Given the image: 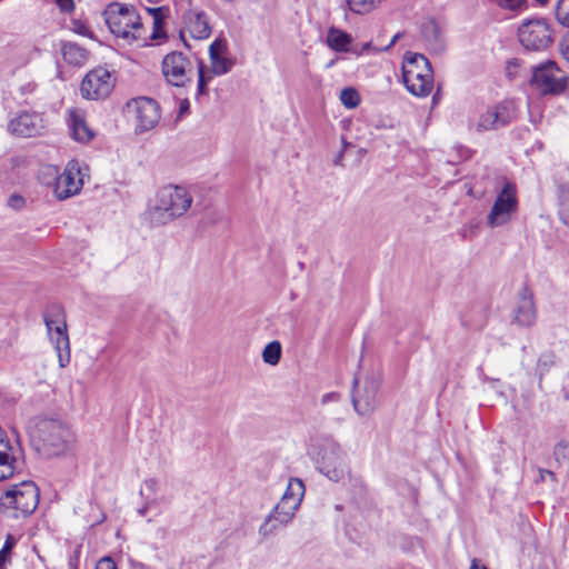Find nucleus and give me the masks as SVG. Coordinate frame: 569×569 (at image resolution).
Returning <instances> with one entry per match:
<instances>
[{
    "instance_id": "1",
    "label": "nucleus",
    "mask_w": 569,
    "mask_h": 569,
    "mask_svg": "<svg viewBox=\"0 0 569 569\" xmlns=\"http://www.w3.org/2000/svg\"><path fill=\"white\" fill-rule=\"evenodd\" d=\"M27 430L33 449L46 459L67 455L76 442L70 426L57 416H36Z\"/></svg>"
},
{
    "instance_id": "2",
    "label": "nucleus",
    "mask_w": 569,
    "mask_h": 569,
    "mask_svg": "<svg viewBox=\"0 0 569 569\" xmlns=\"http://www.w3.org/2000/svg\"><path fill=\"white\" fill-rule=\"evenodd\" d=\"M193 198L181 186L168 184L162 187L144 212V218L151 227L166 226L182 217L191 207Z\"/></svg>"
},
{
    "instance_id": "3",
    "label": "nucleus",
    "mask_w": 569,
    "mask_h": 569,
    "mask_svg": "<svg viewBox=\"0 0 569 569\" xmlns=\"http://www.w3.org/2000/svg\"><path fill=\"white\" fill-rule=\"evenodd\" d=\"M308 455L317 470L329 480L339 482L349 476L346 452L332 436H320L313 439Z\"/></svg>"
},
{
    "instance_id": "4",
    "label": "nucleus",
    "mask_w": 569,
    "mask_h": 569,
    "mask_svg": "<svg viewBox=\"0 0 569 569\" xmlns=\"http://www.w3.org/2000/svg\"><path fill=\"white\" fill-rule=\"evenodd\" d=\"M102 16L110 32L116 37L124 39L128 43H146L144 28L133 6L112 2L107 6Z\"/></svg>"
},
{
    "instance_id": "5",
    "label": "nucleus",
    "mask_w": 569,
    "mask_h": 569,
    "mask_svg": "<svg viewBox=\"0 0 569 569\" xmlns=\"http://www.w3.org/2000/svg\"><path fill=\"white\" fill-rule=\"evenodd\" d=\"M402 78L409 92L427 97L433 88V73L429 60L419 53L406 57Z\"/></svg>"
},
{
    "instance_id": "6",
    "label": "nucleus",
    "mask_w": 569,
    "mask_h": 569,
    "mask_svg": "<svg viewBox=\"0 0 569 569\" xmlns=\"http://www.w3.org/2000/svg\"><path fill=\"white\" fill-rule=\"evenodd\" d=\"M43 321L49 339L57 352L59 366L64 368L70 363L71 355L63 308L59 305L50 306L43 312Z\"/></svg>"
},
{
    "instance_id": "7",
    "label": "nucleus",
    "mask_w": 569,
    "mask_h": 569,
    "mask_svg": "<svg viewBox=\"0 0 569 569\" xmlns=\"http://www.w3.org/2000/svg\"><path fill=\"white\" fill-rule=\"evenodd\" d=\"M39 489L32 481L12 486L0 497V506L13 510V517H28L38 507Z\"/></svg>"
},
{
    "instance_id": "8",
    "label": "nucleus",
    "mask_w": 569,
    "mask_h": 569,
    "mask_svg": "<svg viewBox=\"0 0 569 569\" xmlns=\"http://www.w3.org/2000/svg\"><path fill=\"white\" fill-rule=\"evenodd\" d=\"M569 77L552 60L532 67L531 86L542 96H559L568 87Z\"/></svg>"
},
{
    "instance_id": "9",
    "label": "nucleus",
    "mask_w": 569,
    "mask_h": 569,
    "mask_svg": "<svg viewBox=\"0 0 569 569\" xmlns=\"http://www.w3.org/2000/svg\"><path fill=\"white\" fill-rule=\"evenodd\" d=\"M194 70V62L179 51H172L166 54L161 62V72L166 82L177 88L191 86Z\"/></svg>"
},
{
    "instance_id": "10",
    "label": "nucleus",
    "mask_w": 569,
    "mask_h": 569,
    "mask_svg": "<svg viewBox=\"0 0 569 569\" xmlns=\"http://www.w3.org/2000/svg\"><path fill=\"white\" fill-rule=\"evenodd\" d=\"M380 378L376 375L367 377L362 385L357 377L353 379L351 402L360 416H370L378 407Z\"/></svg>"
},
{
    "instance_id": "11",
    "label": "nucleus",
    "mask_w": 569,
    "mask_h": 569,
    "mask_svg": "<svg viewBox=\"0 0 569 569\" xmlns=\"http://www.w3.org/2000/svg\"><path fill=\"white\" fill-rule=\"evenodd\" d=\"M518 209V198L516 184L506 182L502 190L498 193L491 210L487 218V223L491 228L501 227L511 220Z\"/></svg>"
},
{
    "instance_id": "12",
    "label": "nucleus",
    "mask_w": 569,
    "mask_h": 569,
    "mask_svg": "<svg viewBox=\"0 0 569 569\" xmlns=\"http://www.w3.org/2000/svg\"><path fill=\"white\" fill-rule=\"evenodd\" d=\"M136 132L148 131L157 126L160 119V108L156 100L147 97L133 99L127 104Z\"/></svg>"
},
{
    "instance_id": "13",
    "label": "nucleus",
    "mask_w": 569,
    "mask_h": 569,
    "mask_svg": "<svg viewBox=\"0 0 569 569\" xmlns=\"http://www.w3.org/2000/svg\"><path fill=\"white\" fill-rule=\"evenodd\" d=\"M518 39L525 49L540 51L550 46L552 33L543 19H531L518 28Z\"/></svg>"
},
{
    "instance_id": "14",
    "label": "nucleus",
    "mask_w": 569,
    "mask_h": 569,
    "mask_svg": "<svg viewBox=\"0 0 569 569\" xmlns=\"http://www.w3.org/2000/svg\"><path fill=\"white\" fill-rule=\"evenodd\" d=\"M49 171L54 179L53 192L57 199H68L81 190L83 181L80 177L79 164L76 161L69 162L60 174H58V169L54 167H50Z\"/></svg>"
},
{
    "instance_id": "15",
    "label": "nucleus",
    "mask_w": 569,
    "mask_h": 569,
    "mask_svg": "<svg viewBox=\"0 0 569 569\" xmlns=\"http://www.w3.org/2000/svg\"><path fill=\"white\" fill-rule=\"evenodd\" d=\"M298 509L299 506L280 499L260 525L259 536L266 539L276 535L280 528L287 527L292 521Z\"/></svg>"
},
{
    "instance_id": "16",
    "label": "nucleus",
    "mask_w": 569,
    "mask_h": 569,
    "mask_svg": "<svg viewBox=\"0 0 569 569\" xmlns=\"http://www.w3.org/2000/svg\"><path fill=\"white\" fill-rule=\"evenodd\" d=\"M113 88L111 73L104 68L89 71L83 78L80 91L83 98L100 100L107 98Z\"/></svg>"
},
{
    "instance_id": "17",
    "label": "nucleus",
    "mask_w": 569,
    "mask_h": 569,
    "mask_svg": "<svg viewBox=\"0 0 569 569\" xmlns=\"http://www.w3.org/2000/svg\"><path fill=\"white\" fill-rule=\"evenodd\" d=\"M515 117V109L511 102L498 103L483 112L477 123V131L497 130L511 122Z\"/></svg>"
},
{
    "instance_id": "18",
    "label": "nucleus",
    "mask_w": 569,
    "mask_h": 569,
    "mask_svg": "<svg viewBox=\"0 0 569 569\" xmlns=\"http://www.w3.org/2000/svg\"><path fill=\"white\" fill-rule=\"evenodd\" d=\"M183 29L197 40L209 38L212 31L208 14L197 7L189 8L183 13Z\"/></svg>"
},
{
    "instance_id": "19",
    "label": "nucleus",
    "mask_w": 569,
    "mask_h": 569,
    "mask_svg": "<svg viewBox=\"0 0 569 569\" xmlns=\"http://www.w3.org/2000/svg\"><path fill=\"white\" fill-rule=\"evenodd\" d=\"M536 317L537 313L533 302V292L528 286H523L518 293L515 321L519 326L531 327L536 322Z\"/></svg>"
},
{
    "instance_id": "20",
    "label": "nucleus",
    "mask_w": 569,
    "mask_h": 569,
    "mask_svg": "<svg viewBox=\"0 0 569 569\" xmlns=\"http://www.w3.org/2000/svg\"><path fill=\"white\" fill-rule=\"evenodd\" d=\"M43 129L42 118L34 112H23L12 119L9 130L20 137H34Z\"/></svg>"
},
{
    "instance_id": "21",
    "label": "nucleus",
    "mask_w": 569,
    "mask_h": 569,
    "mask_svg": "<svg viewBox=\"0 0 569 569\" xmlns=\"http://www.w3.org/2000/svg\"><path fill=\"white\" fill-rule=\"evenodd\" d=\"M228 46L224 39H216L209 47L211 69L216 76L229 72L234 64L233 59L226 54Z\"/></svg>"
},
{
    "instance_id": "22",
    "label": "nucleus",
    "mask_w": 569,
    "mask_h": 569,
    "mask_svg": "<svg viewBox=\"0 0 569 569\" xmlns=\"http://www.w3.org/2000/svg\"><path fill=\"white\" fill-rule=\"evenodd\" d=\"M18 452L7 436L0 438V480L12 477L20 468Z\"/></svg>"
},
{
    "instance_id": "23",
    "label": "nucleus",
    "mask_w": 569,
    "mask_h": 569,
    "mask_svg": "<svg viewBox=\"0 0 569 569\" xmlns=\"http://www.w3.org/2000/svg\"><path fill=\"white\" fill-rule=\"evenodd\" d=\"M70 129L72 138L79 142H88L93 138V131L88 127L83 116L73 110L70 112Z\"/></svg>"
},
{
    "instance_id": "24",
    "label": "nucleus",
    "mask_w": 569,
    "mask_h": 569,
    "mask_svg": "<svg viewBox=\"0 0 569 569\" xmlns=\"http://www.w3.org/2000/svg\"><path fill=\"white\" fill-rule=\"evenodd\" d=\"M61 53L64 61L72 66H82L88 59V51L74 42H64Z\"/></svg>"
},
{
    "instance_id": "25",
    "label": "nucleus",
    "mask_w": 569,
    "mask_h": 569,
    "mask_svg": "<svg viewBox=\"0 0 569 569\" xmlns=\"http://www.w3.org/2000/svg\"><path fill=\"white\" fill-rule=\"evenodd\" d=\"M421 34L423 39L435 49L438 50L443 47L442 32L439 24L435 20H430L423 23L421 28Z\"/></svg>"
},
{
    "instance_id": "26",
    "label": "nucleus",
    "mask_w": 569,
    "mask_h": 569,
    "mask_svg": "<svg viewBox=\"0 0 569 569\" xmlns=\"http://www.w3.org/2000/svg\"><path fill=\"white\" fill-rule=\"evenodd\" d=\"M303 496L305 485L302 480L298 478H290L281 499L300 507Z\"/></svg>"
},
{
    "instance_id": "27",
    "label": "nucleus",
    "mask_w": 569,
    "mask_h": 569,
    "mask_svg": "<svg viewBox=\"0 0 569 569\" xmlns=\"http://www.w3.org/2000/svg\"><path fill=\"white\" fill-rule=\"evenodd\" d=\"M148 12L152 17V33L150 34L151 40H160L167 37L164 30V8H149Z\"/></svg>"
},
{
    "instance_id": "28",
    "label": "nucleus",
    "mask_w": 569,
    "mask_h": 569,
    "mask_svg": "<svg viewBox=\"0 0 569 569\" xmlns=\"http://www.w3.org/2000/svg\"><path fill=\"white\" fill-rule=\"evenodd\" d=\"M350 37L340 30L330 29L327 38V42L330 48L336 51H347L350 44Z\"/></svg>"
},
{
    "instance_id": "29",
    "label": "nucleus",
    "mask_w": 569,
    "mask_h": 569,
    "mask_svg": "<svg viewBox=\"0 0 569 569\" xmlns=\"http://www.w3.org/2000/svg\"><path fill=\"white\" fill-rule=\"evenodd\" d=\"M281 358V345L279 341L269 342L263 351L262 359L266 363L274 366L280 361Z\"/></svg>"
},
{
    "instance_id": "30",
    "label": "nucleus",
    "mask_w": 569,
    "mask_h": 569,
    "mask_svg": "<svg viewBox=\"0 0 569 569\" xmlns=\"http://www.w3.org/2000/svg\"><path fill=\"white\" fill-rule=\"evenodd\" d=\"M559 216L563 223H569V186H561L558 193Z\"/></svg>"
},
{
    "instance_id": "31",
    "label": "nucleus",
    "mask_w": 569,
    "mask_h": 569,
    "mask_svg": "<svg viewBox=\"0 0 569 569\" xmlns=\"http://www.w3.org/2000/svg\"><path fill=\"white\" fill-rule=\"evenodd\" d=\"M556 363V355L552 351H547L540 355L537 361L536 371L541 380L543 376L552 368Z\"/></svg>"
},
{
    "instance_id": "32",
    "label": "nucleus",
    "mask_w": 569,
    "mask_h": 569,
    "mask_svg": "<svg viewBox=\"0 0 569 569\" xmlns=\"http://www.w3.org/2000/svg\"><path fill=\"white\" fill-rule=\"evenodd\" d=\"M380 0H347L351 11L358 14L370 12Z\"/></svg>"
},
{
    "instance_id": "33",
    "label": "nucleus",
    "mask_w": 569,
    "mask_h": 569,
    "mask_svg": "<svg viewBox=\"0 0 569 569\" xmlns=\"http://www.w3.org/2000/svg\"><path fill=\"white\" fill-rule=\"evenodd\" d=\"M340 101L346 108L353 109L360 103V97L356 89L345 88L340 92Z\"/></svg>"
},
{
    "instance_id": "34",
    "label": "nucleus",
    "mask_w": 569,
    "mask_h": 569,
    "mask_svg": "<svg viewBox=\"0 0 569 569\" xmlns=\"http://www.w3.org/2000/svg\"><path fill=\"white\" fill-rule=\"evenodd\" d=\"M556 18L560 24L569 28V0H558Z\"/></svg>"
},
{
    "instance_id": "35",
    "label": "nucleus",
    "mask_w": 569,
    "mask_h": 569,
    "mask_svg": "<svg viewBox=\"0 0 569 569\" xmlns=\"http://www.w3.org/2000/svg\"><path fill=\"white\" fill-rule=\"evenodd\" d=\"M16 545V538L12 535H8L2 549L0 550V562H7L11 550Z\"/></svg>"
},
{
    "instance_id": "36",
    "label": "nucleus",
    "mask_w": 569,
    "mask_h": 569,
    "mask_svg": "<svg viewBox=\"0 0 569 569\" xmlns=\"http://www.w3.org/2000/svg\"><path fill=\"white\" fill-rule=\"evenodd\" d=\"M207 78L203 73V66L202 63H198V93L199 94H206L207 93Z\"/></svg>"
},
{
    "instance_id": "37",
    "label": "nucleus",
    "mask_w": 569,
    "mask_h": 569,
    "mask_svg": "<svg viewBox=\"0 0 569 569\" xmlns=\"http://www.w3.org/2000/svg\"><path fill=\"white\" fill-rule=\"evenodd\" d=\"M499 7L516 10L520 8L526 0H493Z\"/></svg>"
},
{
    "instance_id": "38",
    "label": "nucleus",
    "mask_w": 569,
    "mask_h": 569,
    "mask_svg": "<svg viewBox=\"0 0 569 569\" xmlns=\"http://www.w3.org/2000/svg\"><path fill=\"white\" fill-rule=\"evenodd\" d=\"M567 445L563 441L558 442L553 449V456L557 461L566 458Z\"/></svg>"
},
{
    "instance_id": "39",
    "label": "nucleus",
    "mask_w": 569,
    "mask_h": 569,
    "mask_svg": "<svg viewBox=\"0 0 569 569\" xmlns=\"http://www.w3.org/2000/svg\"><path fill=\"white\" fill-rule=\"evenodd\" d=\"M96 569H117V565L111 557H103L98 561Z\"/></svg>"
},
{
    "instance_id": "40",
    "label": "nucleus",
    "mask_w": 569,
    "mask_h": 569,
    "mask_svg": "<svg viewBox=\"0 0 569 569\" xmlns=\"http://www.w3.org/2000/svg\"><path fill=\"white\" fill-rule=\"evenodd\" d=\"M24 204V199L21 196L12 194L8 199V206L13 209H20Z\"/></svg>"
},
{
    "instance_id": "41",
    "label": "nucleus",
    "mask_w": 569,
    "mask_h": 569,
    "mask_svg": "<svg viewBox=\"0 0 569 569\" xmlns=\"http://www.w3.org/2000/svg\"><path fill=\"white\" fill-rule=\"evenodd\" d=\"M340 398H341V396L338 392H335V391L328 392V393L322 396L321 405L325 406V405H328L330 402H338L340 400Z\"/></svg>"
},
{
    "instance_id": "42",
    "label": "nucleus",
    "mask_w": 569,
    "mask_h": 569,
    "mask_svg": "<svg viewBox=\"0 0 569 569\" xmlns=\"http://www.w3.org/2000/svg\"><path fill=\"white\" fill-rule=\"evenodd\" d=\"M560 52L562 57L569 62V34L565 36L560 41Z\"/></svg>"
},
{
    "instance_id": "43",
    "label": "nucleus",
    "mask_w": 569,
    "mask_h": 569,
    "mask_svg": "<svg viewBox=\"0 0 569 569\" xmlns=\"http://www.w3.org/2000/svg\"><path fill=\"white\" fill-rule=\"evenodd\" d=\"M64 12H71L74 9L73 0H53Z\"/></svg>"
},
{
    "instance_id": "44",
    "label": "nucleus",
    "mask_w": 569,
    "mask_h": 569,
    "mask_svg": "<svg viewBox=\"0 0 569 569\" xmlns=\"http://www.w3.org/2000/svg\"><path fill=\"white\" fill-rule=\"evenodd\" d=\"M157 488V480L156 479H147L143 482V487L141 489V495H143V489L148 490L149 492L153 493Z\"/></svg>"
},
{
    "instance_id": "45",
    "label": "nucleus",
    "mask_w": 569,
    "mask_h": 569,
    "mask_svg": "<svg viewBox=\"0 0 569 569\" xmlns=\"http://www.w3.org/2000/svg\"><path fill=\"white\" fill-rule=\"evenodd\" d=\"M546 476H549L552 480H556V476L552 471L546 469H539V480L543 481Z\"/></svg>"
},
{
    "instance_id": "46",
    "label": "nucleus",
    "mask_w": 569,
    "mask_h": 569,
    "mask_svg": "<svg viewBox=\"0 0 569 569\" xmlns=\"http://www.w3.org/2000/svg\"><path fill=\"white\" fill-rule=\"evenodd\" d=\"M74 24H76V29L74 30L78 33H80V34H84L86 33L87 28H86V26L83 23H81L80 21H76Z\"/></svg>"
},
{
    "instance_id": "47",
    "label": "nucleus",
    "mask_w": 569,
    "mask_h": 569,
    "mask_svg": "<svg viewBox=\"0 0 569 569\" xmlns=\"http://www.w3.org/2000/svg\"><path fill=\"white\" fill-rule=\"evenodd\" d=\"M188 109H189V102H188V100H183L180 103L179 113L182 114V113L187 112Z\"/></svg>"
},
{
    "instance_id": "48",
    "label": "nucleus",
    "mask_w": 569,
    "mask_h": 569,
    "mask_svg": "<svg viewBox=\"0 0 569 569\" xmlns=\"http://www.w3.org/2000/svg\"><path fill=\"white\" fill-rule=\"evenodd\" d=\"M343 150H341L337 156L336 158L333 159V163L336 166H341V161H342V158H343Z\"/></svg>"
},
{
    "instance_id": "49",
    "label": "nucleus",
    "mask_w": 569,
    "mask_h": 569,
    "mask_svg": "<svg viewBox=\"0 0 569 569\" xmlns=\"http://www.w3.org/2000/svg\"><path fill=\"white\" fill-rule=\"evenodd\" d=\"M470 569H487V567L480 565L477 559H473Z\"/></svg>"
},
{
    "instance_id": "50",
    "label": "nucleus",
    "mask_w": 569,
    "mask_h": 569,
    "mask_svg": "<svg viewBox=\"0 0 569 569\" xmlns=\"http://www.w3.org/2000/svg\"><path fill=\"white\" fill-rule=\"evenodd\" d=\"M342 150L345 151L351 143H349L343 137L341 138Z\"/></svg>"
},
{
    "instance_id": "51",
    "label": "nucleus",
    "mask_w": 569,
    "mask_h": 569,
    "mask_svg": "<svg viewBox=\"0 0 569 569\" xmlns=\"http://www.w3.org/2000/svg\"><path fill=\"white\" fill-rule=\"evenodd\" d=\"M147 511H148V505L143 506L142 508H140L138 510L140 516H144L147 513Z\"/></svg>"
},
{
    "instance_id": "52",
    "label": "nucleus",
    "mask_w": 569,
    "mask_h": 569,
    "mask_svg": "<svg viewBox=\"0 0 569 569\" xmlns=\"http://www.w3.org/2000/svg\"><path fill=\"white\" fill-rule=\"evenodd\" d=\"M399 38H400V33L395 34V36H393V38H392V40H391L390 46H393V44L397 42V40H398Z\"/></svg>"
},
{
    "instance_id": "53",
    "label": "nucleus",
    "mask_w": 569,
    "mask_h": 569,
    "mask_svg": "<svg viewBox=\"0 0 569 569\" xmlns=\"http://www.w3.org/2000/svg\"><path fill=\"white\" fill-rule=\"evenodd\" d=\"M147 1H148V2H150V3H158V2H160L161 0H147Z\"/></svg>"
},
{
    "instance_id": "54",
    "label": "nucleus",
    "mask_w": 569,
    "mask_h": 569,
    "mask_svg": "<svg viewBox=\"0 0 569 569\" xmlns=\"http://www.w3.org/2000/svg\"><path fill=\"white\" fill-rule=\"evenodd\" d=\"M536 1L541 3V4H545V3H547L548 0H536Z\"/></svg>"
},
{
    "instance_id": "55",
    "label": "nucleus",
    "mask_w": 569,
    "mask_h": 569,
    "mask_svg": "<svg viewBox=\"0 0 569 569\" xmlns=\"http://www.w3.org/2000/svg\"><path fill=\"white\" fill-rule=\"evenodd\" d=\"M6 563L4 562H0V569H6Z\"/></svg>"
},
{
    "instance_id": "56",
    "label": "nucleus",
    "mask_w": 569,
    "mask_h": 569,
    "mask_svg": "<svg viewBox=\"0 0 569 569\" xmlns=\"http://www.w3.org/2000/svg\"><path fill=\"white\" fill-rule=\"evenodd\" d=\"M419 73H423V68L418 69Z\"/></svg>"
}]
</instances>
